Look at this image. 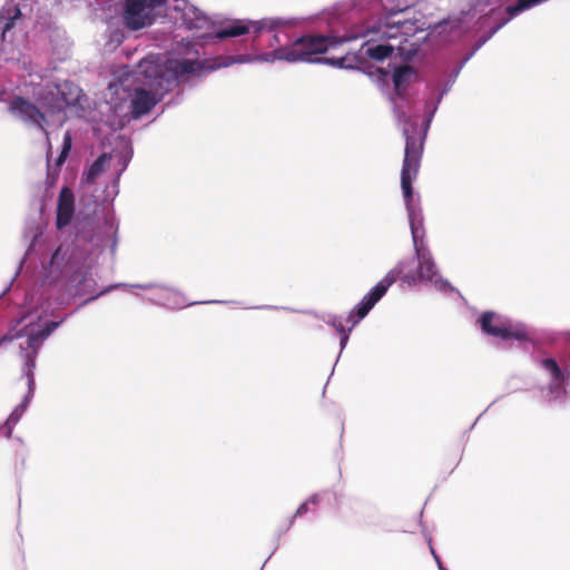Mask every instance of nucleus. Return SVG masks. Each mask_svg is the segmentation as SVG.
Here are the masks:
<instances>
[{"mask_svg": "<svg viewBox=\"0 0 570 570\" xmlns=\"http://www.w3.org/2000/svg\"><path fill=\"white\" fill-rule=\"evenodd\" d=\"M426 128L420 129L416 124H411L404 129L405 148L401 169V188L409 215L410 227L414 245H420V232L423 229V216L421 208L414 205L412 181L417 177L424 150Z\"/></svg>", "mask_w": 570, "mask_h": 570, "instance_id": "nucleus-1", "label": "nucleus"}, {"mask_svg": "<svg viewBox=\"0 0 570 570\" xmlns=\"http://www.w3.org/2000/svg\"><path fill=\"white\" fill-rule=\"evenodd\" d=\"M416 258L419 262L417 272H406L407 267L405 262L399 263L391 269L383 279H381L362 299V304L357 309L358 318H364L375 304L385 295L387 289L397 281H402L409 285L420 282H432L436 274V266L432 255L422 243L414 245Z\"/></svg>", "mask_w": 570, "mask_h": 570, "instance_id": "nucleus-2", "label": "nucleus"}, {"mask_svg": "<svg viewBox=\"0 0 570 570\" xmlns=\"http://www.w3.org/2000/svg\"><path fill=\"white\" fill-rule=\"evenodd\" d=\"M341 43L335 37L325 36H303L296 39L292 45L282 47L276 51L278 59L289 62H326L338 68H353L352 62L356 60L355 56H344L341 58H316L318 55L325 53L328 49Z\"/></svg>", "mask_w": 570, "mask_h": 570, "instance_id": "nucleus-3", "label": "nucleus"}, {"mask_svg": "<svg viewBox=\"0 0 570 570\" xmlns=\"http://www.w3.org/2000/svg\"><path fill=\"white\" fill-rule=\"evenodd\" d=\"M168 0H126L122 19L125 26L134 31L150 26L154 21V10Z\"/></svg>", "mask_w": 570, "mask_h": 570, "instance_id": "nucleus-4", "label": "nucleus"}, {"mask_svg": "<svg viewBox=\"0 0 570 570\" xmlns=\"http://www.w3.org/2000/svg\"><path fill=\"white\" fill-rule=\"evenodd\" d=\"M479 324L485 334L503 341L522 342L528 340V333L523 326L512 324L494 312H484L479 318Z\"/></svg>", "mask_w": 570, "mask_h": 570, "instance_id": "nucleus-5", "label": "nucleus"}, {"mask_svg": "<svg viewBox=\"0 0 570 570\" xmlns=\"http://www.w3.org/2000/svg\"><path fill=\"white\" fill-rule=\"evenodd\" d=\"M9 110L17 118L27 124L37 126L47 137L49 136L48 130L45 128V124L47 122L46 115L28 99L20 96L14 97L10 102Z\"/></svg>", "mask_w": 570, "mask_h": 570, "instance_id": "nucleus-6", "label": "nucleus"}, {"mask_svg": "<svg viewBox=\"0 0 570 570\" xmlns=\"http://www.w3.org/2000/svg\"><path fill=\"white\" fill-rule=\"evenodd\" d=\"M75 215V195L72 190L65 186L61 188L57 202L56 226L62 229L68 226Z\"/></svg>", "mask_w": 570, "mask_h": 570, "instance_id": "nucleus-7", "label": "nucleus"}, {"mask_svg": "<svg viewBox=\"0 0 570 570\" xmlns=\"http://www.w3.org/2000/svg\"><path fill=\"white\" fill-rule=\"evenodd\" d=\"M158 102L156 96L142 88H138L135 90L134 97L131 99V117L134 119H139L144 115L148 114Z\"/></svg>", "mask_w": 570, "mask_h": 570, "instance_id": "nucleus-8", "label": "nucleus"}, {"mask_svg": "<svg viewBox=\"0 0 570 570\" xmlns=\"http://www.w3.org/2000/svg\"><path fill=\"white\" fill-rule=\"evenodd\" d=\"M541 365L551 375V381L549 384L550 393L557 396L566 394L564 384L567 382V376L560 368L557 361L554 358H544L541 361Z\"/></svg>", "mask_w": 570, "mask_h": 570, "instance_id": "nucleus-9", "label": "nucleus"}, {"mask_svg": "<svg viewBox=\"0 0 570 570\" xmlns=\"http://www.w3.org/2000/svg\"><path fill=\"white\" fill-rule=\"evenodd\" d=\"M59 322H49L42 330L28 335L27 347L32 350V355L28 354V364L30 363L31 367L35 366L33 356L37 354L39 346L48 336H50V334L59 326Z\"/></svg>", "mask_w": 570, "mask_h": 570, "instance_id": "nucleus-10", "label": "nucleus"}, {"mask_svg": "<svg viewBox=\"0 0 570 570\" xmlns=\"http://www.w3.org/2000/svg\"><path fill=\"white\" fill-rule=\"evenodd\" d=\"M362 302L356 306L355 309H353L348 316L346 317L345 322L348 324V327L345 328V325L343 323V320L341 317H334L332 321L333 327L340 333L341 335V345L344 347L348 340V334L352 331V328L362 320L357 316V309Z\"/></svg>", "mask_w": 570, "mask_h": 570, "instance_id": "nucleus-11", "label": "nucleus"}, {"mask_svg": "<svg viewBox=\"0 0 570 570\" xmlns=\"http://www.w3.org/2000/svg\"><path fill=\"white\" fill-rule=\"evenodd\" d=\"M414 73V69L409 66L404 65L401 67H397L393 75L392 80L394 85V90L397 97L403 98L406 91V87L410 82L411 76Z\"/></svg>", "mask_w": 570, "mask_h": 570, "instance_id": "nucleus-12", "label": "nucleus"}, {"mask_svg": "<svg viewBox=\"0 0 570 570\" xmlns=\"http://www.w3.org/2000/svg\"><path fill=\"white\" fill-rule=\"evenodd\" d=\"M111 159V155L104 153L101 154L89 167V169L83 173V179L87 184H94L97 177L104 173L107 161Z\"/></svg>", "mask_w": 570, "mask_h": 570, "instance_id": "nucleus-13", "label": "nucleus"}, {"mask_svg": "<svg viewBox=\"0 0 570 570\" xmlns=\"http://www.w3.org/2000/svg\"><path fill=\"white\" fill-rule=\"evenodd\" d=\"M202 68L203 66L198 60L183 59L175 61L173 70L177 76H185L195 73L199 71Z\"/></svg>", "mask_w": 570, "mask_h": 570, "instance_id": "nucleus-14", "label": "nucleus"}, {"mask_svg": "<svg viewBox=\"0 0 570 570\" xmlns=\"http://www.w3.org/2000/svg\"><path fill=\"white\" fill-rule=\"evenodd\" d=\"M249 31L248 26L243 23H234L230 26H227L216 32V38L224 39V38H234L242 35H245Z\"/></svg>", "mask_w": 570, "mask_h": 570, "instance_id": "nucleus-15", "label": "nucleus"}, {"mask_svg": "<svg viewBox=\"0 0 570 570\" xmlns=\"http://www.w3.org/2000/svg\"><path fill=\"white\" fill-rule=\"evenodd\" d=\"M393 52V47L389 45H376L368 47L365 55L373 60L382 61L390 57Z\"/></svg>", "mask_w": 570, "mask_h": 570, "instance_id": "nucleus-16", "label": "nucleus"}, {"mask_svg": "<svg viewBox=\"0 0 570 570\" xmlns=\"http://www.w3.org/2000/svg\"><path fill=\"white\" fill-rule=\"evenodd\" d=\"M71 145H72V137H71V134L69 131H67L63 136L62 149L56 160V166L58 168L66 161V159L71 150Z\"/></svg>", "mask_w": 570, "mask_h": 570, "instance_id": "nucleus-17", "label": "nucleus"}, {"mask_svg": "<svg viewBox=\"0 0 570 570\" xmlns=\"http://www.w3.org/2000/svg\"><path fill=\"white\" fill-rule=\"evenodd\" d=\"M72 104H73V100H67V99H65V98H59V99H57L53 104H50V102H46V101H43V102H42V106H43V107H46V108H48V109H49V110H51V111H56V110H57V111H60V110H62V109H63V107H65L66 105H72Z\"/></svg>", "mask_w": 570, "mask_h": 570, "instance_id": "nucleus-18", "label": "nucleus"}, {"mask_svg": "<svg viewBox=\"0 0 570 570\" xmlns=\"http://www.w3.org/2000/svg\"><path fill=\"white\" fill-rule=\"evenodd\" d=\"M185 24L186 27L189 29V30H193V29H202L206 23H207V20L205 17H202V16H196L195 19H187L185 17Z\"/></svg>", "mask_w": 570, "mask_h": 570, "instance_id": "nucleus-19", "label": "nucleus"}, {"mask_svg": "<svg viewBox=\"0 0 570 570\" xmlns=\"http://www.w3.org/2000/svg\"><path fill=\"white\" fill-rule=\"evenodd\" d=\"M309 510V504L308 502H303L296 510L294 517H301L305 513H307Z\"/></svg>", "mask_w": 570, "mask_h": 570, "instance_id": "nucleus-20", "label": "nucleus"}, {"mask_svg": "<svg viewBox=\"0 0 570 570\" xmlns=\"http://www.w3.org/2000/svg\"><path fill=\"white\" fill-rule=\"evenodd\" d=\"M20 417L19 407H17L9 416V423H17Z\"/></svg>", "mask_w": 570, "mask_h": 570, "instance_id": "nucleus-21", "label": "nucleus"}, {"mask_svg": "<svg viewBox=\"0 0 570 570\" xmlns=\"http://www.w3.org/2000/svg\"><path fill=\"white\" fill-rule=\"evenodd\" d=\"M320 501H321L320 494H313L312 497L308 498V500L306 502H308V504H312V505H318Z\"/></svg>", "mask_w": 570, "mask_h": 570, "instance_id": "nucleus-22", "label": "nucleus"}, {"mask_svg": "<svg viewBox=\"0 0 570 570\" xmlns=\"http://www.w3.org/2000/svg\"><path fill=\"white\" fill-rule=\"evenodd\" d=\"M375 72L379 73L380 78H385L387 76V72L380 68H377Z\"/></svg>", "mask_w": 570, "mask_h": 570, "instance_id": "nucleus-23", "label": "nucleus"}]
</instances>
